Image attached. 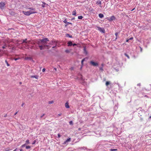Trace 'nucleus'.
I'll return each mask as SVG.
<instances>
[{
    "mask_svg": "<svg viewBox=\"0 0 151 151\" xmlns=\"http://www.w3.org/2000/svg\"><path fill=\"white\" fill-rule=\"evenodd\" d=\"M68 46H71L73 45V43H72V42H71V41H68Z\"/></svg>",
    "mask_w": 151,
    "mask_h": 151,
    "instance_id": "10",
    "label": "nucleus"
},
{
    "mask_svg": "<svg viewBox=\"0 0 151 151\" xmlns=\"http://www.w3.org/2000/svg\"><path fill=\"white\" fill-rule=\"evenodd\" d=\"M26 143H26V145L30 143V142H29V140L28 139H27L26 140Z\"/></svg>",
    "mask_w": 151,
    "mask_h": 151,
    "instance_id": "24",
    "label": "nucleus"
},
{
    "mask_svg": "<svg viewBox=\"0 0 151 151\" xmlns=\"http://www.w3.org/2000/svg\"><path fill=\"white\" fill-rule=\"evenodd\" d=\"M49 41V39L47 38H45L42 39H39L37 42L40 50H42L45 49H48L50 46L47 45V42Z\"/></svg>",
    "mask_w": 151,
    "mask_h": 151,
    "instance_id": "1",
    "label": "nucleus"
},
{
    "mask_svg": "<svg viewBox=\"0 0 151 151\" xmlns=\"http://www.w3.org/2000/svg\"><path fill=\"white\" fill-rule=\"evenodd\" d=\"M96 4L99 5L101 4V1L100 0H98L96 2Z\"/></svg>",
    "mask_w": 151,
    "mask_h": 151,
    "instance_id": "19",
    "label": "nucleus"
},
{
    "mask_svg": "<svg viewBox=\"0 0 151 151\" xmlns=\"http://www.w3.org/2000/svg\"><path fill=\"white\" fill-rule=\"evenodd\" d=\"M61 135L59 134H58V137L59 138L60 137H61Z\"/></svg>",
    "mask_w": 151,
    "mask_h": 151,
    "instance_id": "39",
    "label": "nucleus"
},
{
    "mask_svg": "<svg viewBox=\"0 0 151 151\" xmlns=\"http://www.w3.org/2000/svg\"><path fill=\"white\" fill-rule=\"evenodd\" d=\"M26 59H27L31 60L32 59V58L31 57H27L26 58Z\"/></svg>",
    "mask_w": 151,
    "mask_h": 151,
    "instance_id": "35",
    "label": "nucleus"
},
{
    "mask_svg": "<svg viewBox=\"0 0 151 151\" xmlns=\"http://www.w3.org/2000/svg\"><path fill=\"white\" fill-rule=\"evenodd\" d=\"M129 39L127 40H126V42H129Z\"/></svg>",
    "mask_w": 151,
    "mask_h": 151,
    "instance_id": "47",
    "label": "nucleus"
},
{
    "mask_svg": "<svg viewBox=\"0 0 151 151\" xmlns=\"http://www.w3.org/2000/svg\"><path fill=\"white\" fill-rule=\"evenodd\" d=\"M83 149H84V148H85V149L86 148L85 147H83Z\"/></svg>",
    "mask_w": 151,
    "mask_h": 151,
    "instance_id": "60",
    "label": "nucleus"
},
{
    "mask_svg": "<svg viewBox=\"0 0 151 151\" xmlns=\"http://www.w3.org/2000/svg\"><path fill=\"white\" fill-rule=\"evenodd\" d=\"M62 114L61 113H60L59 114H58L57 115V117H58L59 116H60L62 115Z\"/></svg>",
    "mask_w": 151,
    "mask_h": 151,
    "instance_id": "34",
    "label": "nucleus"
},
{
    "mask_svg": "<svg viewBox=\"0 0 151 151\" xmlns=\"http://www.w3.org/2000/svg\"><path fill=\"white\" fill-rule=\"evenodd\" d=\"M19 83H20V84H22V82H20Z\"/></svg>",
    "mask_w": 151,
    "mask_h": 151,
    "instance_id": "58",
    "label": "nucleus"
},
{
    "mask_svg": "<svg viewBox=\"0 0 151 151\" xmlns=\"http://www.w3.org/2000/svg\"><path fill=\"white\" fill-rule=\"evenodd\" d=\"M65 107L67 108H69V106L68 103L67 102L65 104Z\"/></svg>",
    "mask_w": 151,
    "mask_h": 151,
    "instance_id": "15",
    "label": "nucleus"
},
{
    "mask_svg": "<svg viewBox=\"0 0 151 151\" xmlns=\"http://www.w3.org/2000/svg\"><path fill=\"white\" fill-rule=\"evenodd\" d=\"M2 48H3V49H4L5 48V47L4 46H3L2 47Z\"/></svg>",
    "mask_w": 151,
    "mask_h": 151,
    "instance_id": "54",
    "label": "nucleus"
},
{
    "mask_svg": "<svg viewBox=\"0 0 151 151\" xmlns=\"http://www.w3.org/2000/svg\"><path fill=\"white\" fill-rule=\"evenodd\" d=\"M31 148V147L29 146H26V149H29Z\"/></svg>",
    "mask_w": 151,
    "mask_h": 151,
    "instance_id": "28",
    "label": "nucleus"
},
{
    "mask_svg": "<svg viewBox=\"0 0 151 151\" xmlns=\"http://www.w3.org/2000/svg\"><path fill=\"white\" fill-rule=\"evenodd\" d=\"M149 118H151V116H150Z\"/></svg>",
    "mask_w": 151,
    "mask_h": 151,
    "instance_id": "59",
    "label": "nucleus"
},
{
    "mask_svg": "<svg viewBox=\"0 0 151 151\" xmlns=\"http://www.w3.org/2000/svg\"><path fill=\"white\" fill-rule=\"evenodd\" d=\"M83 149H84V148H85V149L86 148L85 147H83Z\"/></svg>",
    "mask_w": 151,
    "mask_h": 151,
    "instance_id": "61",
    "label": "nucleus"
},
{
    "mask_svg": "<svg viewBox=\"0 0 151 151\" xmlns=\"http://www.w3.org/2000/svg\"><path fill=\"white\" fill-rule=\"evenodd\" d=\"M90 63L91 65L93 66H98V63L95 62L93 61H91Z\"/></svg>",
    "mask_w": 151,
    "mask_h": 151,
    "instance_id": "3",
    "label": "nucleus"
},
{
    "mask_svg": "<svg viewBox=\"0 0 151 151\" xmlns=\"http://www.w3.org/2000/svg\"><path fill=\"white\" fill-rule=\"evenodd\" d=\"M83 65H82L81 66V67L80 68V69H82V66H83Z\"/></svg>",
    "mask_w": 151,
    "mask_h": 151,
    "instance_id": "55",
    "label": "nucleus"
},
{
    "mask_svg": "<svg viewBox=\"0 0 151 151\" xmlns=\"http://www.w3.org/2000/svg\"><path fill=\"white\" fill-rule=\"evenodd\" d=\"M26 143H25L24 144L22 145L21 146L23 148V147H24L26 146Z\"/></svg>",
    "mask_w": 151,
    "mask_h": 151,
    "instance_id": "33",
    "label": "nucleus"
},
{
    "mask_svg": "<svg viewBox=\"0 0 151 151\" xmlns=\"http://www.w3.org/2000/svg\"><path fill=\"white\" fill-rule=\"evenodd\" d=\"M99 16L100 18H101L104 17V15L102 14L101 13V14H99Z\"/></svg>",
    "mask_w": 151,
    "mask_h": 151,
    "instance_id": "13",
    "label": "nucleus"
},
{
    "mask_svg": "<svg viewBox=\"0 0 151 151\" xmlns=\"http://www.w3.org/2000/svg\"><path fill=\"white\" fill-rule=\"evenodd\" d=\"M46 5V4L45 2H43V4L42 5V6L43 7H45Z\"/></svg>",
    "mask_w": 151,
    "mask_h": 151,
    "instance_id": "21",
    "label": "nucleus"
},
{
    "mask_svg": "<svg viewBox=\"0 0 151 151\" xmlns=\"http://www.w3.org/2000/svg\"><path fill=\"white\" fill-rule=\"evenodd\" d=\"M45 68H43V69H42V71L43 72H45Z\"/></svg>",
    "mask_w": 151,
    "mask_h": 151,
    "instance_id": "40",
    "label": "nucleus"
},
{
    "mask_svg": "<svg viewBox=\"0 0 151 151\" xmlns=\"http://www.w3.org/2000/svg\"><path fill=\"white\" fill-rule=\"evenodd\" d=\"M17 149L16 148L13 151H17Z\"/></svg>",
    "mask_w": 151,
    "mask_h": 151,
    "instance_id": "52",
    "label": "nucleus"
},
{
    "mask_svg": "<svg viewBox=\"0 0 151 151\" xmlns=\"http://www.w3.org/2000/svg\"><path fill=\"white\" fill-rule=\"evenodd\" d=\"M83 18V17L82 16H79L78 17V18L79 19H82Z\"/></svg>",
    "mask_w": 151,
    "mask_h": 151,
    "instance_id": "25",
    "label": "nucleus"
},
{
    "mask_svg": "<svg viewBox=\"0 0 151 151\" xmlns=\"http://www.w3.org/2000/svg\"><path fill=\"white\" fill-rule=\"evenodd\" d=\"M145 96H146V97H147V96H146V95H145Z\"/></svg>",
    "mask_w": 151,
    "mask_h": 151,
    "instance_id": "62",
    "label": "nucleus"
},
{
    "mask_svg": "<svg viewBox=\"0 0 151 151\" xmlns=\"http://www.w3.org/2000/svg\"><path fill=\"white\" fill-rule=\"evenodd\" d=\"M85 59L84 58V59H83L81 61V64H82V65H83V62L85 61Z\"/></svg>",
    "mask_w": 151,
    "mask_h": 151,
    "instance_id": "27",
    "label": "nucleus"
},
{
    "mask_svg": "<svg viewBox=\"0 0 151 151\" xmlns=\"http://www.w3.org/2000/svg\"><path fill=\"white\" fill-rule=\"evenodd\" d=\"M5 62L7 64V66H10V64L8 63L7 60H5Z\"/></svg>",
    "mask_w": 151,
    "mask_h": 151,
    "instance_id": "22",
    "label": "nucleus"
},
{
    "mask_svg": "<svg viewBox=\"0 0 151 151\" xmlns=\"http://www.w3.org/2000/svg\"><path fill=\"white\" fill-rule=\"evenodd\" d=\"M20 151H23V150L22 149H20Z\"/></svg>",
    "mask_w": 151,
    "mask_h": 151,
    "instance_id": "56",
    "label": "nucleus"
},
{
    "mask_svg": "<svg viewBox=\"0 0 151 151\" xmlns=\"http://www.w3.org/2000/svg\"><path fill=\"white\" fill-rule=\"evenodd\" d=\"M66 36L67 37H69L70 38H72L73 37L72 35H70L69 34H67L66 35Z\"/></svg>",
    "mask_w": 151,
    "mask_h": 151,
    "instance_id": "17",
    "label": "nucleus"
},
{
    "mask_svg": "<svg viewBox=\"0 0 151 151\" xmlns=\"http://www.w3.org/2000/svg\"><path fill=\"white\" fill-rule=\"evenodd\" d=\"M99 69L101 71H103V67H100Z\"/></svg>",
    "mask_w": 151,
    "mask_h": 151,
    "instance_id": "32",
    "label": "nucleus"
},
{
    "mask_svg": "<svg viewBox=\"0 0 151 151\" xmlns=\"http://www.w3.org/2000/svg\"><path fill=\"white\" fill-rule=\"evenodd\" d=\"M72 14L73 15L76 16V10H75L74 11H73L72 12Z\"/></svg>",
    "mask_w": 151,
    "mask_h": 151,
    "instance_id": "18",
    "label": "nucleus"
},
{
    "mask_svg": "<svg viewBox=\"0 0 151 151\" xmlns=\"http://www.w3.org/2000/svg\"><path fill=\"white\" fill-rule=\"evenodd\" d=\"M65 52L67 53H69L70 52V51L68 50H66L65 51Z\"/></svg>",
    "mask_w": 151,
    "mask_h": 151,
    "instance_id": "30",
    "label": "nucleus"
},
{
    "mask_svg": "<svg viewBox=\"0 0 151 151\" xmlns=\"http://www.w3.org/2000/svg\"><path fill=\"white\" fill-rule=\"evenodd\" d=\"M19 59V58H13V59H14L15 60H18Z\"/></svg>",
    "mask_w": 151,
    "mask_h": 151,
    "instance_id": "37",
    "label": "nucleus"
},
{
    "mask_svg": "<svg viewBox=\"0 0 151 151\" xmlns=\"http://www.w3.org/2000/svg\"><path fill=\"white\" fill-rule=\"evenodd\" d=\"M140 85H141V84H140V83H138V84H137V86H140Z\"/></svg>",
    "mask_w": 151,
    "mask_h": 151,
    "instance_id": "45",
    "label": "nucleus"
},
{
    "mask_svg": "<svg viewBox=\"0 0 151 151\" xmlns=\"http://www.w3.org/2000/svg\"><path fill=\"white\" fill-rule=\"evenodd\" d=\"M98 30L101 32L103 33H104L105 32V31L103 28H102L100 27H98Z\"/></svg>",
    "mask_w": 151,
    "mask_h": 151,
    "instance_id": "6",
    "label": "nucleus"
},
{
    "mask_svg": "<svg viewBox=\"0 0 151 151\" xmlns=\"http://www.w3.org/2000/svg\"><path fill=\"white\" fill-rule=\"evenodd\" d=\"M9 13H10V14L11 15H12V16H14L15 14V13L14 12H13L12 10H11L10 11Z\"/></svg>",
    "mask_w": 151,
    "mask_h": 151,
    "instance_id": "9",
    "label": "nucleus"
},
{
    "mask_svg": "<svg viewBox=\"0 0 151 151\" xmlns=\"http://www.w3.org/2000/svg\"><path fill=\"white\" fill-rule=\"evenodd\" d=\"M84 53L86 55H87L88 54V52L86 50V48L85 47H84L83 48Z\"/></svg>",
    "mask_w": 151,
    "mask_h": 151,
    "instance_id": "11",
    "label": "nucleus"
},
{
    "mask_svg": "<svg viewBox=\"0 0 151 151\" xmlns=\"http://www.w3.org/2000/svg\"><path fill=\"white\" fill-rule=\"evenodd\" d=\"M74 19H75L74 17L73 18H72V20Z\"/></svg>",
    "mask_w": 151,
    "mask_h": 151,
    "instance_id": "57",
    "label": "nucleus"
},
{
    "mask_svg": "<svg viewBox=\"0 0 151 151\" xmlns=\"http://www.w3.org/2000/svg\"><path fill=\"white\" fill-rule=\"evenodd\" d=\"M27 39H26L25 40H23L22 43H27L28 42H29L27 41Z\"/></svg>",
    "mask_w": 151,
    "mask_h": 151,
    "instance_id": "14",
    "label": "nucleus"
},
{
    "mask_svg": "<svg viewBox=\"0 0 151 151\" xmlns=\"http://www.w3.org/2000/svg\"><path fill=\"white\" fill-rule=\"evenodd\" d=\"M116 150H117L115 149H111V151H115Z\"/></svg>",
    "mask_w": 151,
    "mask_h": 151,
    "instance_id": "36",
    "label": "nucleus"
},
{
    "mask_svg": "<svg viewBox=\"0 0 151 151\" xmlns=\"http://www.w3.org/2000/svg\"><path fill=\"white\" fill-rule=\"evenodd\" d=\"M35 142H36V141H35V140L33 142H32V144H35Z\"/></svg>",
    "mask_w": 151,
    "mask_h": 151,
    "instance_id": "42",
    "label": "nucleus"
},
{
    "mask_svg": "<svg viewBox=\"0 0 151 151\" xmlns=\"http://www.w3.org/2000/svg\"><path fill=\"white\" fill-rule=\"evenodd\" d=\"M124 55L126 57H127L128 58V59H129L130 57L129 56L127 53H125L124 54Z\"/></svg>",
    "mask_w": 151,
    "mask_h": 151,
    "instance_id": "20",
    "label": "nucleus"
},
{
    "mask_svg": "<svg viewBox=\"0 0 151 151\" xmlns=\"http://www.w3.org/2000/svg\"><path fill=\"white\" fill-rule=\"evenodd\" d=\"M56 45H55V46H53V47L52 48H55L56 47Z\"/></svg>",
    "mask_w": 151,
    "mask_h": 151,
    "instance_id": "50",
    "label": "nucleus"
},
{
    "mask_svg": "<svg viewBox=\"0 0 151 151\" xmlns=\"http://www.w3.org/2000/svg\"><path fill=\"white\" fill-rule=\"evenodd\" d=\"M133 39V37H131L129 39V40H132Z\"/></svg>",
    "mask_w": 151,
    "mask_h": 151,
    "instance_id": "43",
    "label": "nucleus"
},
{
    "mask_svg": "<svg viewBox=\"0 0 151 151\" xmlns=\"http://www.w3.org/2000/svg\"><path fill=\"white\" fill-rule=\"evenodd\" d=\"M6 4L3 2L0 3V9H4L5 7Z\"/></svg>",
    "mask_w": 151,
    "mask_h": 151,
    "instance_id": "4",
    "label": "nucleus"
},
{
    "mask_svg": "<svg viewBox=\"0 0 151 151\" xmlns=\"http://www.w3.org/2000/svg\"><path fill=\"white\" fill-rule=\"evenodd\" d=\"M29 9H30L33 10H35V9H34L32 8H29Z\"/></svg>",
    "mask_w": 151,
    "mask_h": 151,
    "instance_id": "46",
    "label": "nucleus"
},
{
    "mask_svg": "<svg viewBox=\"0 0 151 151\" xmlns=\"http://www.w3.org/2000/svg\"><path fill=\"white\" fill-rule=\"evenodd\" d=\"M71 140L70 138H69L68 139L65 141L63 143V144L64 145L67 144L68 142H70Z\"/></svg>",
    "mask_w": 151,
    "mask_h": 151,
    "instance_id": "7",
    "label": "nucleus"
},
{
    "mask_svg": "<svg viewBox=\"0 0 151 151\" xmlns=\"http://www.w3.org/2000/svg\"><path fill=\"white\" fill-rule=\"evenodd\" d=\"M45 115V114H43L40 117V118H42L44 115Z\"/></svg>",
    "mask_w": 151,
    "mask_h": 151,
    "instance_id": "38",
    "label": "nucleus"
},
{
    "mask_svg": "<svg viewBox=\"0 0 151 151\" xmlns=\"http://www.w3.org/2000/svg\"><path fill=\"white\" fill-rule=\"evenodd\" d=\"M63 22L66 24V25H65V26H66L67 25H68L69 24H72L71 22H67L66 19H65L63 21Z\"/></svg>",
    "mask_w": 151,
    "mask_h": 151,
    "instance_id": "8",
    "label": "nucleus"
},
{
    "mask_svg": "<svg viewBox=\"0 0 151 151\" xmlns=\"http://www.w3.org/2000/svg\"><path fill=\"white\" fill-rule=\"evenodd\" d=\"M104 64H103V63L102 64H101V66H102V67H103V66H104Z\"/></svg>",
    "mask_w": 151,
    "mask_h": 151,
    "instance_id": "51",
    "label": "nucleus"
},
{
    "mask_svg": "<svg viewBox=\"0 0 151 151\" xmlns=\"http://www.w3.org/2000/svg\"><path fill=\"white\" fill-rule=\"evenodd\" d=\"M72 45L73 46H75L77 44H76L74 43V44H73Z\"/></svg>",
    "mask_w": 151,
    "mask_h": 151,
    "instance_id": "41",
    "label": "nucleus"
},
{
    "mask_svg": "<svg viewBox=\"0 0 151 151\" xmlns=\"http://www.w3.org/2000/svg\"><path fill=\"white\" fill-rule=\"evenodd\" d=\"M31 78H35L36 79H38L39 77V76L37 75L36 76H31Z\"/></svg>",
    "mask_w": 151,
    "mask_h": 151,
    "instance_id": "12",
    "label": "nucleus"
},
{
    "mask_svg": "<svg viewBox=\"0 0 151 151\" xmlns=\"http://www.w3.org/2000/svg\"><path fill=\"white\" fill-rule=\"evenodd\" d=\"M69 124L70 125H73V122L72 121H70L69 122Z\"/></svg>",
    "mask_w": 151,
    "mask_h": 151,
    "instance_id": "29",
    "label": "nucleus"
},
{
    "mask_svg": "<svg viewBox=\"0 0 151 151\" xmlns=\"http://www.w3.org/2000/svg\"><path fill=\"white\" fill-rule=\"evenodd\" d=\"M24 103H23L21 105V106H23L24 105Z\"/></svg>",
    "mask_w": 151,
    "mask_h": 151,
    "instance_id": "48",
    "label": "nucleus"
},
{
    "mask_svg": "<svg viewBox=\"0 0 151 151\" xmlns=\"http://www.w3.org/2000/svg\"><path fill=\"white\" fill-rule=\"evenodd\" d=\"M81 130V128H78V130L79 131H80Z\"/></svg>",
    "mask_w": 151,
    "mask_h": 151,
    "instance_id": "53",
    "label": "nucleus"
},
{
    "mask_svg": "<svg viewBox=\"0 0 151 151\" xmlns=\"http://www.w3.org/2000/svg\"><path fill=\"white\" fill-rule=\"evenodd\" d=\"M53 102H54L53 101H49L48 103L49 104H51L53 103Z\"/></svg>",
    "mask_w": 151,
    "mask_h": 151,
    "instance_id": "31",
    "label": "nucleus"
},
{
    "mask_svg": "<svg viewBox=\"0 0 151 151\" xmlns=\"http://www.w3.org/2000/svg\"><path fill=\"white\" fill-rule=\"evenodd\" d=\"M22 12L24 15L27 16H29L32 14L37 13L36 12L32 11H29L27 12L23 11Z\"/></svg>",
    "mask_w": 151,
    "mask_h": 151,
    "instance_id": "2",
    "label": "nucleus"
},
{
    "mask_svg": "<svg viewBox=\"0 0 151 151\" xmlns=\"http://www.w3.org/2000/svg\"><path fill=\"white\" fill-rule=\"evenodd\" d=\"M17 112H18V111H17V112H16V113L14 114V115H16L17 114Z\"/></svg>",
    "mask_w": 151,
    "mask_h": 151,
    "instance_id": "49",
    "label": "nucleus"
},
{
    "mask_svg": "<svg viewBox=\"0 0 151 151\" xmlns=\"http://www.w3.org/2000/svg\"><path fill=\"white\" fill-rule=\"evenodd\" d=\"M107 20L109 21H111L113 20H115L116 19L115 17L114 16H112L110 18L107 17Z\"/></svg>",
    "mask_w": 151,
    "mask_h": 151,
    "instance_id": "5",
    "label": "nucleus"
},
{
    "mask_svg": "<svg viewBox=\"0 0 151 151\" xmlns=\"http://www.w3.org/2000/svg\"><path fill=\"white\" fill-rule=\"evenodd\" d=\"M52 43L53 45H57V41H52Z\"/></svg>",
    "mask_w": 151,
    "mask_h": 151,
    "instance_id": "16",
    "label": "nucleus"
},
{
    "mask_svg": "<svg viewBox=\"0 0 151 151\" xmlns=\"http://www.w3.org/2000/svg\"><path fill=\"white\" fill-rule=\"evenodd\" d=\"M118 32H116L115 34V35L116 36V38H115V40H116L117 39V36L118 35Z\"/></svg>",
    "mask_w": 151,
    "mask_h": 151,
    "instance_id": "26",
    "label": "nucleus"
},
{
    "mask_svg": "<svg viewBox=\"0 0 151 151\" xmlns=\"http://www.w3.org/2000/svg\"><path fill=\"white\" fill-rule=\"evenodd\" d=\"M7 116V114H6L4 115V117H6Z\"/></svg>",
    "mask_w": 151,
    "mask_h": 151,
    "instance_id": "44",
    "label": "nucleus"
},
{
    "mask_svg": "<svg viewBox=\"0 0 151 151\" xmlns=\"http://www.w3.org/2000/svg\"><path fill=\"white\" fill-rule=\"evenodd\" d=\"M110 82L109 81H106V85L107 86L109 84H110Z\"/></svg>",
    "mask_w": 151,
    "mask_h": 151,
    "instance_id": "23",
    "label": "nucleus"
}]
</instances>
